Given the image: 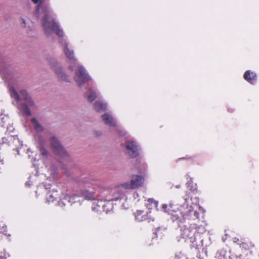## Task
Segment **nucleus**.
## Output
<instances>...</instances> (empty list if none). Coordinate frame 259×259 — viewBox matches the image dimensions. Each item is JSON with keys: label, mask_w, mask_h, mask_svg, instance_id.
I'll return each instance as SVG.
<instances>
[{"label": "nucleus", "mask_w": 259, "mask_h": 259, "mask_svg": "<svg viewBox=\"0 0 259 259\" xmlns=\"http://www.w3.org/2000/svg\"><path fill=\"white\" fill-rule=\"evenodd\" d=\"M34 15L37 19L42 17L41 26L47 36H51L53 33L57 36L63 34V29L60 28L59 23L53 17V11L50 7V0H41L40 4L36 6Z\"/></svg>", "instance_id": "nucleus-1"}, {"label": "nucleus", "mask_w": 259, "mask_h": 259, "mask_svg": "<svg viewBox=\"0 0 259 259\" xmlns=\"http://www.w3.org/2000/svg\"><path fill=\"white\" fill-rule=\"evenodd\" d=\"M171 219L174 224L180 228L182 238L189 240V242L192 243L191 247L197 249V237L200 236V234L197 233L194 226L186 221L184 214L180 211L172 214Z\"/></svg>", "instance_id": "nucleus-2"}, {"label": "nucleus", "mask_w": 259, "mask_h": 259, "mask_svg": "<svg viewBox=\"0 0 259 259\" xmlns=\"http://www.w3.org/2000/svg\"><path fill=\"white\" fill-rule=\"evenodd\" d=\"M8 88L12 98L15 99L17 101H24L21 103L18 107L20 113L23 116H30L31 115L30 110L35 109L37 107L27 91L22 90L19 94L10 82L8 83Z\"/></svg>", "instance_id": "nucleus-3"}, {"label": "nucleus", "mask_w": 259, "mask_h": 259, "mask_svg": "<svg viewBox=\"0 0 259 259\" xmlns=\"http://www.w3.org/2000/svg\"><path fill=\"white\" fill-rule=\"evenodd\" d=\"M46 59L58 80L65 82H70L69 76L55 57L48 55L46 56Z\"/></svg>", "instance_id": "nucleus-4"}, {"label": "nucleus", "mask_w": 259, "mask_h": 259, "mask_svg": "<svg viewBox=\"0 0 259 259\" xmlns=\"http://www.w3.org/2000/svg\"><path fill=\"white\" fill-rule=\"evenodd\" d=\"M74 80L80 88L92 85L93 82L87 70L82 65L77 66V70L74 76Z\"/></svg>", "instance_id": "nucleus-5"}, {"label": "nucleus", "mask_w": 259, "mask_h": 259, "mask_svg": "<svg viewBox=\"0 0 259 259\" xmlns=\"http://www.w3.org/2000/svg\"><path fill=\"white\" fill-rule=\"evenodd\" d=\"M125 153L131 158L138 157L140 154L141 147L135 141L127 140L124 143Z\"/></svg>", "instance_id": "nucleus-6"}, {"label": "nucleus", "mask_w": 259, "mask_h": 259, "mask_svg": "<svg viewBox=\"0 0 259 259\" xmlns=\"http://www.w3.org/2000/svg\"><path fill=\"white\" fill-rule=\"evenodd\" d=\"M49 141L50 142L51 146L56 154L62 158L68 157V153L56 137H51Z\"/></svg>", "instance_id": "nucleus-7"}, {"label": "nucleus", "mask_w": 259, "mask_h": 259, "mask_svg": "<svg viewBox=\"0 0 259 259\" xmlns=\"http://www.w3.org/2000/svg\"><path fill=\"white\" fill-rule=\"evenodd\" d=\"M183 199L185 202L183 204V207L184 208L186 207L187 210L184 212H181L184 214L185 218H186V221L189 222V220H195L198 219L199 218V213L196 210H194L192 206H188L187 201L189 199V197L188 196H185Z\"/></svg>", "instance_id": "nucleus-8"}, {"label": "nucleus", "mask_w": 259, "mask_h": 259, "mask_svg": "<svg viewBox=\"0 0 259 259\" xmlns=\"http://www.w3.org/2000/svg\"><path fill=\"white\" fill-rule=\"evenodd\" d=\"M59 37L58 42L59 44L64 46V52L70 61L74 62L76 61V59L74 56V52L72 50H70L68 47V45L67 43L66 38L64 37V32L63 31V34L61 36H58Z\"/></svg>", "instance_id": "nucleus-9"}, {"label": "nucleus", "mask_w": 259, "mask_h": 259, "mask_svg": "<svg viewBox=\"0 0 259 259\" xmlns=\"http://www.w3.org/2000/svg\"><path fill=\"white\" fill-rule=\"evenodd\" d=\"M76 198V197H71L68 194L63 195L62 197L60 198V200L58 201V205L62 208L68 204L71 205L73 203L76 202L75 200Z\"/></svg>", "instance_id": "nucleus-10"}, {"label": "nucleus", "mask_w": 259, "mask_h": 259, "mask_svg": "<svg viewBox=\"0 0 259 259\" xmlns=\"http://www.w3.org/2000/svg\"><path fill=\"white\" fill-rule=\"evenodd\" d=\"M101 118L104 123L109 126L114 127L116 125V119L110 113H105L101 116Z\"/></svg>", "instance_id": "nucleus-11"}, {"label": "nucleus", "mask_w": 259, "mask_h": 259, "mask_svg": "<svg viewBox=\"0 0 259 259\" xmlns=\"http://www.w3.org/2000/svg\"><path fill=\"white\" fill-rule=\"evenodd\" d=\"M84 96L89 102H93L98 97V92L94 88L90 87L87 91L84 93Z\"/></svg>", "instance_id": "nucleus-12"}, {"label": "nucleus", "mask_w": 259, "mask_h": 259, "mask_svg": "<svg viewBox=\"0 0 259 259\" xmlns=\"http://www.w3.org/2000/svg\"><path fill=\"white\" fill-rule=\"evenodd\" d=\"M133 189L138 188L144 183V178L140 175H133L131 178Z\"/></svg>", "instance_id": "nucleus-13"}, {"label": "nucleus", "mask_w": 259, "mask_h": 259, "mask_svg": "<svg viewBox=\"0 0 259 259\" xmlns=\"http://www.w3.org/2000/svg\"><path fill=\"white\" fill-rule=\"evenodd\" d=\"M243 77L249 83L254 84L256 81V75L254 72L250 70H247L245 72Z\"/></svg>", "instance_id": "nucleus-14"}, {"label": "nucleus", "mask_w": 259, "mask_h": 259, "mask_svg": "<svg viewBox=\"0 0 259 259\" xmlns=\"http://www.w3.org/2000/svg\"><path fill=\"white\" fill-rule=\"evenodd\" d=\"M93 106L94 109L98 112L105 111L107 110V103L102 101H97L93 104Z\"/></svg>", "instance_id": "nucleus-15"}, {"label": "nucleus", "mask_w": 259, "mask_h": 259, "mask_svg": "<svg viewBox=\"0 0 259 259\" xmlns=\"http://www.w3.org/2000/svg\"><path fill=\"white\" fill-rule=\"evenodd\" d=\"M143 212V211H139V210H138L136 212V215H135V218H136V219L137 220H138L139 222L140 221H143L147 220L148 221V222H150L151 220L152 221H154V219L153 218H152L151 215H150V213H151L150 211L149 212H147L146 215H144L142 216L141 219H140L139 218V216L140 215H141V214Z\"/></svg>", "instance_id": "nucleus-16"}, {"label": "nucleus", "mask_w": 259, "mask_h": 259, "mask_svg": "<svg viewBox=\"0 0 259 259\" xmlns=\"http://www.w3.org/2000/svg\"><path fill=\"white\" fill-rule=\"evenodd\" d=\"M80 194L82 197H83L87 200H94L96 197L95 193L93 192H90L86 189H82L80 191Z\"/></svg>", "instance_id": "nucleus-17"}, {"label": "nucleus", "mask_w": 259, "mask_h": 259, "mask_svg": "<svg viewBox=\"0 0 259 259\" xmlns=\"http://www.w3.org/2000/svg\"><path fill=\"white\" fill-rule=\"evenodd\" d=\"M78 183L79 185H83L89 187L90 185L93 184V180H91L90 178L83 177L78 179Z\"/></svg>", "instance_id": "nucleus-18"}, {"label": "nucleus", "mask_w": 259, "mask_h": 259, "mask_svg": "<svg viewBox=\"0 0 259 259\" xmlns=\"http://www.w3.org/2000/svg\"><path fill=\"white\" fill-rule=\"evenodd\" d=\"M13 143V150H16L17 153L19 154V148L22 146V142L20 141L17 135H14V142Z\"/></svg>", "instance_id": "nucleus-19"}, {"label": "nucleus", "mask_w": 259, "mask_h": 259, "mask_svg": "<svg viewBox=\"0 0 259 259\" xmlns=\"http://www.w3.org/2000/svg\"><path fill=\"white\" fill-rule=\"evenodd\" d=\"M31 122L33 125L34 128L37 132L40 133L43 131L44 128L39 123L35 118H32L31 119Z\"/></svg>", "instance_id": "nucleus-20"}, {"label": "nucleus", "mask_w": 259, "mask_h": 259, "mask_svg": "<svg viewBox=\"0 0 259 259\" xmlns=\"http://www.w3.org/2000/svg\"><path fill=\"white\" fill-rule=\"evenodd\" d=\"M14 135H11L7 137H3L1 140V145L4 144H7L8 145L13 147V143L14 142Z\"/></svg>", "instance_id": "nucleus-21"}, {"label": "nucleus", "mask_w": 259, "mask_h": 259, "mask_svg": "<svg viewBox=\"0 0 259 259\" xmlns=\"http://www.w3.org/2000/svg\"><path fill=\"white\" fill-rule=\"evenodd\" d=\"M148 203L146 204V206L149 209H152L153 207H155L157 210H159L158 208V202L155 200L153 198H149L147 200Z\"/></svg>", "instance_id": "nucleus-22"}, {"label": "nucleus", "mask_w": 259, "mask_h": 259, "mask_svg": "<svg viewBox=\"0 0 259 259\" xmlns=\"http://www.w3.org/2000/svg\"><path fill=\"white\" fill-rule=\"evenodd\" d=\"M58 194L57 191H54L51 193L49 192L47 194V200L48 202H53L58 197Z\"/></svg>", "instance_id": "nucleus-23"}, {"label": "nucleus", "mask_w": 259, "mask_h": 259, "mask_svg": "<svg viewBox=\"0 0 259 259\" xmlns=\"http://www.w3.org/2000/svg\"><path fill=\"white\" fill-rule=\"evenodd\" d=\"M21 26L22 27L26 29V31L29 34L30 31L32 30V27L29 24V21H27L25 19L21 18Z\"/></svg>", "instance_id": "nucleus-24"}, {"label": "nucleus", "mask_w": 259, "mask_h": 259, "mask_svg": "<svg viewBox=\"0 0 259 259\" xmlns=\"http://www.w3.org/2000/svg\"><path fill=\"white\" fill-rule=\"evenodd\" d=\"M215 257L217 259H226V251L223 249L218 250L215 254Z\"/></svg>", "instance_id": "nucleus-25"}, {"label": "nucleus", "mask_w": 259, "mask_h": 259, "mask_svg": "<svg viewBox=\"0 0 259 259\" xmlns=\"http://www.w3.org/2000/svg\"><path fill=\"white\" fill-rule=\"evenodd\" d=\"M187 187L190 189L191 191L193 192H195L197 191L196 184H194L191 179L188 181L187 183Z\"/></svg>", "instance_id": "nucleus-26"}, {"label": "nucleus", "mask_w": 259, "mask_h": 259, "mask_svg": "<svg viewBox=\"0 0 259 259\" xmlns=\"http://www.w3.org/2000/svg\"><path fill=\"white\" fill-rule=\"evenodd\" d=\"M46 141L42 136H38L37 139V148L45 147Z\"/></svg>", "instance_id": "nucleus-27"}, {"label": "nucleus", "mask_w": 259, "mask_h": 259, "mask_svg": "<svg viewBox=\"0 0 259 259\" xmlns=\"http://www.w3.org/2000/svg\"><path fill=\"white\" fill-rule=\"evenodd\" d=\"M172 207V204L171 203H169V206L166 204H163L161 206V208L160 210L163 211L164 212H169L170 210V208H171Z\"/></svg>", "instance_id": "nucleus-28"}, {"label": "nucleus", "mask_w": 259, "mask_h": 259, "mask_svg": "<svg viewBox=\"0 0 259 259\" xmlns=\"http://www.w3.org/2000/svg\"><path fill=\"white\" fill-rule=\"evenodd\" d=\"M38 149L40 151V154L42 156L46 157L48 155L49 152L47 150V149L45 148V147H41L38 148Z\"/></svg>", "instance_id": "nucleus-29"}, {"label": "nucleus", "mask_w": 259, "mask_h": 259, "mask_svg": "<svg viewBox=\"0 0 259 259\" xmlns=\"http://www.w3.org/2000/svg\"><path fill=\"white\" fill-rule=\"evenodd\" d=\"M161 230V228L158 227L157 228L155 229L154 232H153V235L154 236L152 237V240L155 239L156 238H157L158 236H160V233H159L160 230Z\"/></svg>", "instance_id": "nucleus-30"}, {"label": "nucleus", "mask_w": 259, "mask_h": 259, "mask_svg": "<svg viewBox=\"0 0 259 259\" xmlns=\"http://www.w3.org/2000/svg\"><path fill=\"white\" fill-rule=\"evenodd\" d=\"M121 187L124 188L125 189H133L131 181L130 183L126 182L122 184L121 185Z\"/></svg>", "instance_id": "nucleus-31"}, {"label": "nucleus", "mask_w": 259, "mask_h": 259, "mask_svg": "<svg viewBox=\"0 0 259 259\" xmlns=\"http://www.w3.org/2000/svg\"><path fill=\"white\" fill-rule=\"evenodd\" d=\"M14 130V128L12 125H8L7 127V133H8L9 135L11 134Z\"/></svg>", "instance_id": "nucleus-32"}, {"label": "nucleus", "mask_w": 259, "mask_h": 259, "mask_svg": "<svg viewBox=\"0 0 259 259\" xmlns=\"http://www.w3.org/2000/svg\"><path fill=\"white\" fill-rule=\"evenodd\" d=\"M10 255L9 253L6 254L5 252L0 253V259H6L8 257H9Z\"/></svg>", "instance_id": "nucleus-33"}, {"label": "nucleus", "mask_w": 259, "mask_h": 259, "mask_svg": "<svg viewBox=\"0 0 259 259\" xmlns=\"http://www.w3.org/2000/svg\"><path fill=\"white\" fill-rule=\"evenodd\" d=\"M93 134L95 137H99L101 136L102 133L100 131H94Z\"/></svg>", "instance_id": "nucleus-34"}, {"label": "nucleus", "mask_w": 259, "mask_h": 259, "mask_svg": "<svg viewBox=\"0 0 259 259\" xmlns=\"http://www.w3.org/2000/svg\"><path fill=\"white\" fill-rule=\"evenodd\" d=\"M203 258V256H201V255L199 253L197 255L196 257L191 258L190 259H202ZM187 259H188V258Z\"/></svg>", "instance_id": "nucleus-35"}, {"label": "nucleus", "mask_w": 259, "mask_h": 259, "mask_svg": "<svg viewBox=\"0 0 259 259\" xmlns=\"http://www.w3.org/2000/svg\"><path fill=\"white\" fill-rule=\"evenodd\" d=\"M41 0H32V2L35 4H37V5H39V4H40V2Z\"/></svg>", "instance_id": "nucleus-36"}, {"label": "nucleus", "mask_w": 259, "mask_h": 259, "mask_svg": "<svg viewBox=\"0 0 259 259\" xmlns=\"http://www.w3.org/2000/svg\"><path fill=\"white\" fill-rule=\"evenodd\" d=\"M68 68L71 71H73L74 69V66L73 65H72L71 64H70Z\"/></svg>", "instance_id": "nucleus-37"}, {"label": "nucleus", "mask_w": 259, "mask_h": 259, "mask_svg": "<svg viewBox=\"0 0 259 259\" xmlns=\"http://www.w3.org/2000/svg\"><path fill=\"white\" fill-rule=\"evenodd\" d=\"M45 187L46 189H49L51 188V185L50 184H45Z\"/></svg>", "instance_id": "nucleus-38"}, {"label": "nucleus", "mask_w": 259, "mask_h": 259, "mask_svg": "<svg viewBox=\"0 0 259 259\" xmlns=\"http://www.w3.org/2000/svg\"><path fill=\"white\" fill-rule=\"evenodd\" d=\"M0 118H1V119L2 120V122H3V124L1 125V126L4 127V121H3V120H4V116H2L1 115V117H0Z\"/></svg>", "instance_id": "nucleus-39"}, {"label": "nucleus", "mask_w": 259, "mask_h": 259, "mask_svg": "<svg viewBox=\"0 0 259 259\" xmlns=\"http://www.w3.org/2000/svg\"><path fill=\"white\" fill-rule=\"evenodd\" d=\"M31 184H30V182H29V181H27V182L25 183V185H26V186H29H29H31Z\"/></svg>", "instance_id": "nucleus-40"}, {"label": "nucleus", "mask_w": 259, "mask_h": 259, "mask_svg": "<svg viewBox=\"0 0 259 259\" xmlns=\"http://www.w3.org/2000/svg\"><path fill=\"white\" fill-rule=\"evenodd\" d=\"M202 253L204 252L206 256H207V252H206V249L204 248H202Z\"/></svg>", "instance_id": "nucleus-41"}, {"label": "nucleus", "mask_w": 259, "mask_h": 259, "mask_svg": "<svg viewBox=\"0 0 259 259\" xmlns=\"http://www.w3.org/2000/svg\"><path fill=\"white\" fill-rule=\"evenodd\" d=\"M119 133L120 136H124V134L122 132H119Z\"/></svg>", "instance_id": "nucleus-42"}, {"label": "nucleus", "mask_w": 259, "mask_h": 259, "mask_svg": "<svg viewBox=\"0 0 259 259\" xmlns=\"http://www.w3.org/2000/svg\"><path fill=\"white\" fill-rule=\"evenodd\" d=\"M120 189V187H118L117 188H116V191H119Z\"/></svg>", "instance_id": "nucleus-43"}, {"label": "nucleus", "mask_w": 259, "mask_h": 259, "mask_svg": "<svg viewBox=\"0 0 259 259\" xmlns=\"http://www.w3.org/2000/svg\"><path fill=\"white\" fill-rule=\"evenodd\" d=\"M180 187V185H177L176 186V188H179Z\"/></svg>", "instance_id": "nucleus-44"}, {"label": "nucleus", "mask_w": 259, "mask_h": 259, "mask_svg": "<svg viewBox=\"0 0 259 259\" xmlns=\"http://www.w3.org/2000/svg\"><path fill=\"white\" fill-rule=\"evenodd\" d=\"M202 241H203V240H202V239H201V240H200V242H201V243L202 242Z\"/></svg>", "instance_id": "nucleus-45"}, {"label": "nucleus", "mask_w": 259, "mask_h": 259, "mask_svg": "<svg viewBox=\"0 0 259 259\" xmlns=\"http://www.w3.org/2000/svg\"><path fill=\"white\" fill-rule=\"evenodd\" d=\"M33 165L34 167H35L36 166L35 164H33Z\"/></svg>", "instance_id": "nucleus-46"}]
</instances>
